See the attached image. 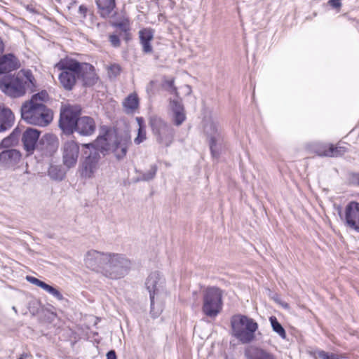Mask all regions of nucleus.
Masks as SVG:
<instances>
[{"label": "nucleus", "mask_w": 359, "mask_h": 359, "mask_svg": "<svg viewBox=\"0 0 359 359\" xmlns=\"http://www.w3.org/2000/svg\"><path fill=\"white\" fill-rule=\"evenodd\" d=\"M36 80L29 69H21L13 75H5L0 78V90L6 95L16 98L25 95L27 90L33 92Z\"/></svg>", "instance_id": "obj_1"}, {"label": "nucleus", "mask_w": 359, "mask_h": 359, "mask_svg": "<svg viewBox=\"0 0 359 359\" xmlns=\"http://www.w3.org/2000/svg\"><path fill=\"white\" fill-rule=\"evenodd\" d=\"M21 116L27 123L46 126L53 120V112L43 104L26 102L21 107Z\"/></svg>", "instance_id": "obj_2"}, {"label": "nucleus", "mask_w": 359, "mask_h": 359, "mask_svg": "<svg viewBox=\"0 0 359 359\" xmlns=\"http://www.w3.org/2000/svg\"><path fill=\"white\" fill-rule=\"evenodd\" d=\"M131 268V262L125 255L109 252L102 275L107 278L117 280L126 276Z\"/></svg>", "instance_id": "obj_3"}, {"label": "nucleus", "mask_w": 359, "mask_h": 359, "mask_svg": "<svg viewBox=\"0 0 359 359\" xmlns=\"http://www.w3.org/2000/svg\"><path fill=\"white\" fill-rule=\"evenodd\" d=\"M231 323L233 336L242 344L255 340L258 324L252 318L242 315L235 316Z\"/></svg>", "instance_id": "obj_4"}, {"label": "nucleus", "mask_w": 359, "mask_h": 359, "mask_svg": "<svg viewBox=\"0 0 359 359\" xmlns=\"http://www.w3.org/2000/svg\"><path fill=\"white\" fill-rule=\"evenodd\" d=\"M80 62L69 57L61 59L55 65V68L61 71L58 76L61 86L67 90H70L79 79Z\"/></svg>", "instance_id": "obj_5"}, {"label": "nucleus", "mask_w": 359, "mask_h": 359, "mask_svg": "<svg viewBox=\"0 0 359 359\" xmlns=\"http://www.w3.org/2000/svg\"><path fill=\"white\" fill-rule=\"evenodd\" d=\"M222 295V291L216 287H209L203 291L202 311L206 316L214 318L221 312Z\"/></svg>", "instance_id": "obj_6"}, {"label": "nucleus", "mask_w": 359, "mask_h": 359, "mask_svg": "<svg viewBox=\"0 0 359 359\" xmlns=\"http://www.w3.org/2000/svg\"><path fill=\"white\" fill-rule=\"evenodd\" d=\"M149 123L156 142L163 147H169L174 140L175 130L171 126L158 116H152Z\"/></svg>", "instance_id": "obj_7"}, {"label": "nucleus", "mask_w": 359, "mask_h": 359, "mask_svg": "<svg viewBox=\"0 0 359 359\" xmlns=\"http://www.w3.org/2000/svg\"><path fill=\"white\" fill-rule=\"evenodd\" d=\"M81 112V107L77 104H68L62 107L59 126L65 133L70 135L74 132L75 126Z\"/></svg>", "instance_id": "obj_8"}, {"label": "nucleus", "mask_w": 359, "mask_h": 359, "mask_svg": "<svg viewBox=\"0 0 359 359\" xmlns=\"http://www.w3.org/2000/svg\"><path fill=\"white\" fill-rule=\"evenodd\" d=\"M100 155L97 149L90 150L89 154L83 161L80 170L81 176L84 179H91L99 168Z\"/></svg>", "instance_id": "obj_9"}, {"label": "nucleus", "mask_w": 359, "mask_h": 359, "mask_svg": "<svg viewBox=\"0 0 359 359\" xmlns=\"http://www.w3.org/2000/svg\"><path fill=\"white\" fill-rule=\"evenodd\" d=\"M109 252L91 250L86 252L84 263L87 268L102 274Z\"/></svg>", "instance_id": "obj_10"}, {"label": "nucleus", "mask_w": 359, "mask_h": 359, "mask_svg": "<svg viewBox=\"0 0 359 359\" xmlns=\"http://www.w3.org/2000/svg\"><path fill=\"white\" fill-rule=\"evenodd\" d=\"M345 226L359 233V203L356 201L349 202L345 207L344 217Z\"/></svg>", "instance_id": "obj_11"}, {"label": "nucleus", "mask_w": 359, "mask_h": 359, "mask_svg": "<svg viewBox=\"0 0 359 359\" xmlns=\"http://www.w3.org/2000/svg\"><path fill=\"white\" fill-rule=\"evenodd\" d=\"M203 130L210 139V148L213 156L217 155L216 142L219 140V126L217 121L212 116L205 117L203 120Z\"/></svg>", "instance_id": "obj_12"}, {"label": "nucleus", "mask_w": 359, "mask_h": 359, "mask_svg": "<svg viewBox=\"0 0 359 359\" xmlns=\"http://www.w3.org/2000/svg\"><path fill=\"white\" fill-rule=\"evenodd\" d=\"M165 279L157 271L151 273L145 282V286L149 293L150 301L154 304L155 297L163 290Z\"/></svg>", "instance_id": "obj_13"}, {"label": "nucleus", "mask_w": 359, "mask_h": 359, "mask_svg": "<svg viewBox=\"0 0 359 359\" xmlns=\"http://www.w3.org/2000/svg\"><path fill=\"white\" fill-rule=\"evenodd\" d=\"M79 154V147L74 140H69L62 146V160L65 166L70 168L77 163Z\"/></svg>", "instance_id": "obj_14"}, {"label": "nucleus", "mask_w": 359, "mask_h": 359, "mask_svg": "<svg viewBox=\"0 0 359 359\" xmlns=\"http://www.w3.org/2000/svg\"><path fill=\"white\" fill-rule=\"evenodd\" d=\"M96 129V124L92 117L84 116L79 118L74 131L82 136L93 135Z\"/></svg>", "instance_id": "obj_15"}, {"label": "nucleus", "mask_w": 359, "mask_h": 359, "mask_svg": "<svg viewBox=\"0 0 359 359\" xmlns=\"http://www.w3.org/2000/svg\"><path fill=\"white\" fill-rule=\"evenodd\" d=\"M21 154L16 149H6L0 153V165L10 168L18 163Z\"/></svg>", "instance_id": "obj_16"}, {"label": "nucleus", "mask_w": 359, "mask_h": 359, "mask_svg": "<svg viewBox=\"0 0 359 359\" xmlns=\"http://www.w3.org/2000/svg\"><path fill=\"white\" fill-rule=\"evenodd\" d=\"M39 132L36 129L28 128L22 134V142L24 149L32 154L39 138Z\"/></svg>", "instance_id": "obj_17"}, {"label": "nucleus", "mask_w": 359, "mask_h": 359, "mask_svg": "<svg viewBox=\"0 0 359 359\" xmlns=\"http://www.w3.org/2000/svg\"><path fill=\"white\" fill-rule=\"evenodd\" d=\"M79 79H81L83 85L91 86L96 83L97 78L94 72V68L88 63H80Z\"/></svg>", "instance_id": "obj_18"}, {"label": "nucleus", "mask_w": 359, "mask_h": 359, "mask_svg": "<svg viewBox=\"0 0 359 359\" xmlns=\"http://www.w3.org/2000/svg\"><path fill=\"white\" fill-rule=\"evenodd\" d=\"M244 355L246 359H276L271 353L255 346H248Z\"/></svg>", "instance_id": "obj_19"}, {"label": "nucleus", "mask_w": 359, "mask_h": 359, "mask_svg": "<svg viewBox=\"0 0 359 359\" xmlns=\"http://www.w3.org/2000/svg\"><path fill=\"white\" fill-rule=\"evenodd\" d=\"M20 67V62L13 54H6L0 57V74L10 72Z\"/></svg>", "instance_id": "obj_20"}, {"label": "nucleus", "mask_w": 359, "mask_h": 359, "mask_svg": "<svg viewBox=\"0 0 359 359\" xmlns=\"http://www.w3.org/2000/svg\"><path fill=\"white\" fill-rule=\"evenodd\" d=\"M15 121L12 111L4 105L0 104V133L11 128Z\"/></svg>", "instance_id": "obj_21"}, {"label": "nucleus", "mask_w": 359, "mask_h": 359, "mask_svg": "<svg viewBox=\"0 0 359 359\" xmlns=\"http://www.w3.org/2000/svg\"><path fill=\"white\" fill-rule=\"evenodd\" d=\"M347 151L346 147H334L332 144H325L317 150V153L321 156L339 157L344 155Z\"/></svg>", "instance_id": "obj_22"}, {"label": "nucleus", "mask_w": 359, "mask_h": 359, "mask_svg": "<svg viewBox=\"0 0 359 359\" xmlns=\"http://www.w3.org/2000/svg\"><path fill=\"white\" fill-rule=\"evenodd\" d=\"M109 135L108 132H105L103 135H99L93 143L85 144V147L90 150L97 149L99 153L107 151L111 149Z\"/></svg>", "instance_id": "obj_23"}, {"label": "nucleus", "mask_w": 359, "mask_h": 359, "mask_svg": "<svg viewBox=\"0 0 359 359\" xmlns=\"http://www.w3.org/2000/svg\"><path fill=\"white\" fill-rule=\"evenodd\" d=\"M140 43L142 46V50L144 53H152L153 48L151 41L154 38V32L150 29H144L139 32Z\"/></svg>", "instance_id": "obj_24"}, {"label": "nucleus", "mask_w": 359, "mask_h": 359, "mask_svg": "<svg viewBox=\"0 0 359 359\" xmlns=\"http://www.w3.org/2000/svg\"><path fill=\"white\" fill-rule=\"evenodd\" d=\"M40 142L44 146L46 154L52 155L57 149L59 142L57 137L53 134H46Z\"/></svg>", "instance_id": "obj_25"}, {"label": "nucleus", "mask_w": 359, "mask_h": 359, "mask_svg": "<svg viewBox=\"0 0 359 359\" xmlns=\"http://www.w3.org/2000/svg\"><path fill=\"white\" fill-rule=\"evenodd\" d=\"M124 110L127 114L134 112L139 107V98L136 93H131L123 102Z\"/></svg>", "instance_id": "obj_26"}, {"label": "nucleus", "mask_w": 359, "mask_h": 359, "mask_svg": "<svg viewBox=\"0 0 359 359\" xmlns=\"http://www.w3.org/2000/svg\"><path fill=\"white\" fill-rule=\"evenodd\" d=\"M96 3L104 18L109 17L115 7V0H97Z\"/></svg>", "instance_id": "obj_27"}, {"label": "nucleus", "mask_w": 359, "mask_h": 359, "mask_svg": "<svg viewBox=\"0 0 359 359\" xmlns=\"http://www.w3.org/2000/svg\"><path fill=\"white\" fill-rule=\"evenodd\" d=\"M129 144H130V142L127 140L120 141L115 144L113 151L118 160H121L125 157Z\"/></svg>", "instance_id": "obj_28"}, {"label": "nucleus", "mask_w": 359, "mask_h": 359, "mask_svg": "<svg viewBox=\"0 0 359 359\" xmlns=\"http://www.w3.org/2000/svg\"><path fill=\"white\" fill-rule=\"evenodd\" d=\"M269 321L273 330L276 332L280 338L285 339L287 337L286 332L281 324L278 321L276 317L271 316L269 318Z\"/></svg>", "instance_id": "obj_29"}, {"label": "nucleus", "mask_w": 359, "mask_h": 359, "mask_svg": "<svg viewBox=\"0 0 359 359\" xmlns=\"http://www.w3.org/2000/svg\"><path fill=\"white\" fill-rule=\"evenodd\" d=\"M48 172L50 177L54 180L61 181L65 175L64 171L57 165H50Z\"/></svg>", "instance_id": "obj_30"}, {"label": "nucleus", "mask_w": 359, "mask_h": 359, "mask_svg": "<svg viewBox=\"0 0 359 359\" xmlns=\"http://www.w3.org/2000/svg\"><path fill=\"white\" fill-rule=\"evenodd\" d=\"M137 121L139 125L138 133L137 137L134 140V142L136 144H140L146 140V131L142 124V118L137 117Z\"/></svg>", "instance_id": "obj_31"}, {"label": "nucleus", "mask_w": 359, "mask_h": 359, "mask_svg": "<svg viewBox=\"0 0 359 359\" xmlns=\"http://www.w3.org/2000/svg\"><path fill=\"white\" fill-rule=\"evenodd\" d=\"M157 172V166L156 165H152L150 167V169L142 174V175L138 178V181H150L153 180Z\"/></svg>", "instance_id": "obj_32"}, {"label": "nucleus", "mask_w": 359, "mask_h": 359, "mask_svg": "<svg viewBox=\"0 0 359 359\" xmlns=\"http://www.w3.org/2000/svg\"><path fill=\"white\" fill-rule=\"evenodd\" d=\"M48 97V95L46 90H42L41 92L34 95L32 97V99L29 102H33L35 104H43L42 102L46 101Z\"/></svg>", "instance_id": "obj_33"}, {"label": "nucleus", "mask_w": 359, "mask_h": 359, "mask_svg": "<svg viewBox=\"0 0 359 359\" xmlns=\"http://www.w3.org/2000/svg\"><path fill=\"white\" fill-rule=\"evenodd\" d=\"M43 290L48 292L49 294H52L54 297H55L58 300L61 301L63 299V296L60 293V292L57 289L53 287L51 285H48L47 283L46 284V285L43 288Z\"/></svg>", "instance_id": "obj_34"}, {"label": "nucleus", "mask_w": 359, "mask_h": 359, "mask_svg": "<svg viewBox=\"0 0 359 359\" xmlns=\"http://www.w3.org/2000/svg\"><path fill=\"white\" fill-rule=\"evenodd\" d=\"M173 113V121L175 125L179 126L182 124V123L186 119L185 112H172Z\"/></svg>", "instance_id": "obj_35"}, {"label": "nucleus", "mask_w": 359, "mask_h": 359, "mask_svg": "<svg viewBox=\"0 0 359 359\" xmlns=\"http://www.w3.org/2000/svg\"><path fill=\"white\" fill-rule=\"evenodd\" d=\"M170 107L172 112H184V109L179 100H173L170 101Z\"/></svg>", "instance_id": "obj_36"}, {"label": "nucleus", "mask_w": 359, "mask_h": 359, "mask_svg": "<svg viewBox=\"0 0 359 359\" xmlns=\"http://www.w3.org/2000/svg\"><path fill=\"white\" fill-rule=\"evenodd\" d=\"M26 279L27 280L28 282H29L30 283H32L41 288H42L43 290L45 285H46V283L43 282V281H41L39 279L35 278V277H33V276H27L26 277Z\"/></svg>", "instance_id": "obj_37"}, {"label": "nucleus", "mask_w": 359, "mask_h": 359, "mask_svg": "<svg viewBox=\"0 0 359 359\" xmlns=\"http://www.w3.org/2000/svg\"><path fill=\"white\" fill-rule=\"evenodd\" d=\"M318 356L323 359H339L338 355L334 353H329L324 351L317 352Z\"/></svg>", "instance_id": "obj_38"}, {"label": "nucleus", "mask_w": 359, "mask_h": 359, "mask_svg": "<svg viewBox=\"0 0 359 359\" xmlns=\"http://www.w3.org/2000/svg\"><path fill=\"white\" fill-rule=\"evenodd\" d=\"M150 302H151L150 301ZM161 311H162V309L161 306H157V308H156L155 301L154 302L153 306H152V303H151L150 313L153 318H155L158 317L159 315L161 314Z\"/></svg>", "instance_id": "obj_39"}, {"label": "nucleus", "mask_w": 359, "mask_h": 359, "mask_svg": "<svg viewBox=\"0 0 359 359\" xmlns=\"http://www.w3.org/2000/svg\"><path fill=\"white\" fill-rule=\"evenodd\" d=\"M20 134H21V130L18 128H16L10 134L9 137H10V139H11V140H13V142H14L16 144L18 142V140H19Z\"/></svg>", "instance_id": "obj_40"}, {"label": "nucleus", "mask_w": 359, "mask_h": 359, "mask_svg": "<svg viewBox=\"0 0 359 359\" xmlns=\"http://www.w3.org/2000/svg\"><path fill=\"white\" fill-rule=\"evenodd\" d=\"M20 134H21V130L18 128H16L10 134L9 137H10V139H11V140H13V142H14L16 144L18 142V140H19Z\"/></svg>", "instance_id": "obj_41"}, {"label": "nucleus", "mask_w": 359, "mask_h": 359, "mask_svg": "<svg viewBox=\"0 0 359 359\" xmlns=\"http://www.w3.org/2000/svg\"><path fill=\"white\" fill-rule=\"evenodd\" d=\"M14 145H15V144L13 142V140L10 139L9 136L5 137L0 143V147L2 148H8Z\"/></svg>", "instance_id": "obj_42"}, {"label": "nucleus", "mask_w": 359, "mask_h": 359, "mask_svg": "<svg viewBox=\"0 0 359 359\" xmlns=\"http://www.w3.org/2000/svg\"><path fill=\"white\" fill-rule=\"evenodd\" d=\"M109 41L114 47H118L120 46V40L118 36L115 34L110 35Z\"/></svg>", "instance_id": "obj_43"}, {"label": "nucleus", "mask_w": 359, "mask_h": 359, "mask_svg": "<svg viewBox=\"0 0 359 359\" xmlns=\"http://www.w3.org/2000/svg\"><path fill=\"white\" fill-rule=\"evenodd\" d=\"M166 84L168 85V87H170V88H172V92L177 95L178 96V93H177V88L175 87L174 86V80L173 79H170V80H168V81H166Z\"/></svg>", "instance_id": "obj_44"}, {"label": "nucleus", "mask_w": 359, "mask_h": 359, "mask_svg": "<svg viewBox=\"0 0 359 359\" xmlns=\"http://www.w3.org/2000/svg\"><path fill=\"white\" fill-rule=\"evenodd\" d=\"M341 0H330L328 3L332 7L337 8L341 6Z\"/></svg>", "instance_id": "obj_45"}, {"label": "nucleus", "mask_w": 359, "mask_h": 359, "mask_svg": "<svg viewBox=\"0 0 359 359\" xmlns=\"http://www.w3.org/2000/svg\"><path fill=\"white\" fill-rule=\"evenodd\" d=\"M110 70L116 75L120 72L121 68L118 65H112L110 67Z\"/></svg>", "instance_id": "obj_46"}, {"label": "nucleus", "mask_w": 359, "mask_h": 359, "mask_svg": "<svg viewBox=\"0 0 359 359\" xmlns=\"http://www.w3.org/2000/svg\"><path fill=\"white\" fill-rule=\"evenodd\" d=\"M107 359H116V353L114 350H111L107 353Z\"/></svg>", "instance_id": "obj_47"}, {"label": "nucleus", "mask_w": 359, "mask_h": 359, "mask_svg": "<svg viewBox=\"0 0 359 359\" xmlns=\"http://www.w3.org/2000/svg\"><path fill=\"white\" fill-rule=\"evenodd\" d=\"M184 93H186V95H190L191 93V88L190 86L185 85L184 86Z\"/></svg>", "instance_id": "obj_48"}, {"label": "nucleus", "mask_w": 359, "mask_h": 359, "mask_svg": "<svg viewBox=\"0 0 359 359\" xmlns=\"http://www.w3.org/2000/svg\"><path fill=\"white\" fill-rule=\"evenodd\" d=\"M86 11H87V8L84 6L81 5L79 6L80 13L83 14L85 16Z\"/></svg>", "instance_id": "obj_49"}, {"label": "nucleus", "mask_w": 359, "mask_h": 359, "mask_svg": "<svg viewBox=\"0 0 359 359\" xmlns=\"http://www.w3.org/2000/svg\"><path fill=\"white\" fill-rule=\"evenodd\" d=\"M4 43L0 37V55L4 52Z\"/></svg>", "instance_id": "obj_50"}, {"label": "nucleus", "mask_w": 359, "mask_h": 359, "mask_svg": "<svg viewBox=\"0 0 359 359\" xmlns=\"http://www.w3.org/2000/svg\"><path fill=\"white\" fill-rule=\"evenodd\" d=\"M356 179H357V180L358 182V184H359V175H357Z\"/></svg>", "instance_id": "obj_51"}, {"label": "nucleus", "mask_w": 359, "mask_h": 359, "mask_svg": "<svg viewBox=\"0 0 359 359\" xmlns=\"http://www.w3.org/2000/svg\"><path fill=\"white\" fill-rule=\"evenodd\" d=\"M18 359H23V358H22V357H20V358H19Z\"/></svg>", "instance_id": "obj_52"}]
</instances>
